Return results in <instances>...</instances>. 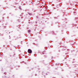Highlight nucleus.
I'll list each match as a JSON object with an SVG mask.
<instances>
[{
	"mask_svg": "<svg viewBox=\"0 0 78 78\" xmlns=\"http://www.w3.org/2000/svg\"><path fill=\"white\" fill-rule=\"evenodd\" d=\"M28 53H31L32 52V51L30 49H29L28 51Z\"/></svg>",
	"mask_w": 78,
	"mask_h": 78,
	"instance_id": "1",
	"label": "nucleus"
},
{
	"mask_svg": "<svg viewBox=\"0 0 78 78\" xmlns=\"http://www.w3.org/2000/svg\"><path fill=\"white\" fill-rule=\"evenodd\" d=\"M28 33H30V32H31V30H28Z\"/></svg>",
	"mask_w": 78,
	"mask_h": 78,
	"instance_id": "2",
	"label": "nucleus"
}]
</instances>
